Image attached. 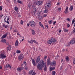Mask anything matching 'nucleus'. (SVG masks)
Instances as JSON below:
<instances>
[{
	"label": "nucleus",
	"mask_w": 75,
	"mask_h": 75,
	"mask_svg": "<svg viewBox=\"0 0 75 75\" xmlns=\"http://www.w3.org/2000/svg\"><path fill=\"white\" fill-rule=\"evenodd\" d=\"M42 4V1H38L37 2L36 4L38 6H41Z\"/></svg>",
	"instance_id": "8"
},
{
	"label": "nucleus",
	"mask_w": 75,
	"mask_h": 75,
	"mask_svg": "<svg viewBox=\"0 0 75 75\" xmlns=\"http://www.w3.org/2000/svg\"><path fill=\"white\" fill-rule=\"evenodd\" d=\"M52 22V20H51L50 21H48V23H49L50 24H51Z\"/></svg>",
	"instance_id": "34"
},
{
	"label": "nucleus",
	"mask_w": 75,
	"mask_h": 75,
	"mask_svg": "<svg viewBox=\"0 0 75 75\" xmlns=\"http://www.w3.org/2000/svg\"><path fill=\"white\" fill-rule=\"evenodd\" d=\"M20 33H18L17 34V35H20Z\"/></svg>",
	"instance_id": "59"
},
{
	"label": "nucleus",
	"mask_w": 75,
	"mask_h": 75,
	"mask_svg": "<svg viewBox=\"0 0 75 75\" xmlns=\"http://www.w3.org/2000/svg\"><path fill=\"white\" fill-rule=\"evenodd\" d=\"M56 23V21H54V22L53 23V24L54 25H55Z\"/></svg>",
	"instance_id": "55"
},
{
	"label": "nucleus",
	"mask_w": 75,
	"mask_h": 75,
	"mask_svg": "<svg viewBox=\"0 0 75 75\" xmlns=\"http://www.w3.org/2000/svg\"><path fill=\"white\" fill-rule=\"evenodd\" d=\"M64 30L65 32L67 33L68 32V31H69V30H67L66 29H65V28H64Z\"/></svg>",
	"instance_id": "26"
},
{
	"label": "nucleus",
	"mask_w": 75,
	"mask_h": 75,
	"mask_svg": "<svg viewBox=\"0 0 75 75\" xmlns=\"http://www.w3.org/2000/svg\"><path fill=\"white\" fill-rule=\"evenodd\" d=\"M35 74H36V73L35 72H34L33 73L32 75H35Z\"/></svg>",
	"instance_id": "48"
},
{
	"label": "nucleus",
	"mask_w": 75,
	"mask_h": 75,
	"mask_svg": "<svg viewBox=\"0 0 75 75\" xmlns=\"http://www.w3.org/2000/svg\"><path fill=\"white\" fill-rule=\"evenodd\" d=\"M11 46H8V50H11Z\"/></svg>",
	"instance_id": "25"
},
{
	"label": "nucleus",
	"mask_w": 75,
	"mask_h": 75,
	"mask_svg": "<svg viewBox=\"0 0 75 75\" xmlns=\"http://www.w3.org/2000/svg\"><path fill=\"white\" fill-rule=\"evenodd\" d=\"M62 30H60L59 31V33H60L61 32Z\"/></svg>",
	"instance_id": "57"
},
{
	"label": "nucleus",
	"mask_w": 75,
	"mask_h": 75,
	"mask_svg": "<svg viewBox=\"0 0 75 75\" xmlns=\"http://www.w3.org/2000/svg\"><path fill=\"white\" fill-rule=\"evenodd\" d=\"M10 30H12V27H10Z\"/></svg>",
	"instance_id": "63"
},
{
	"label": "nucleus",
	"mask_w": 75,
	"mask_h": 75,
	"mask_svg": "<svg viewBox=\"0 0 75 75\" xmlns=\"http://www.w3.org/2000/svg\"><path fill=\"white\" fill-rule=\"evenodd\" d=\"M33 73V70L30 71L29 72V74H30L31 75H32Z\"/></svg>",
	"instance_id": "29"
},
{
	"label": "nucleus",
	"mask_w": 75,
	"mask_h": 75,
	"mask_svg": "<svg viewBox=\"0 0 75 75\" xmlns=\"http://www.w3.org/2000/svg\"><path fill=\"white\" fill-rule=\"evenodd\" d=\"M29 25H30L32 27H33L34 28L35 26L36 25V23L34 21H30L29 22Z\"/></svg>",
	"instance_id": "2"
},
{
	"label": "nucleus",
	"mask_w": 75,
	"mask_h": 75,
	"mask_svg": "<svg viewBox=\"0 0 75 75\" xmlns=\"http://www.w3.org/2000/svg\"><path fill=\"white\" fill-rule=\"evenodd\" d=\"M17 15H18V17H21V16L20 15V14H19L18 13H17Z\"/></svg>",
	"instance_id": "40"
},
{
	"label": "nucleus",
	"mask_w": 75,
	"mask_h": 75,
	"mask_svg": "<svg viewBox=\"0 0 75 75\" xmlns=\"http://www.w3.org/2000/svg\"><path fill=\"white\" fill-rule=\"evenodd\" d=\"M55 69V67H51L50 69V71H52V70H54V69Z\"/></svg>",
	"instance_id": "20"
},
{
	"label": "nucleus",
	"mask_w": 75,
	"mask_h": 75,
	"mask_svg": "<svg viewBox=\"0 0 75 75\" xmlns=\"http://www.w3.org/2000/svg\"><path fill=\"white\" fill-rule=\"evenodd\" d=\"M32 32L33 35H34L35 34V31H34V30H32Z\"/></svg>",
	"instance_id": "31"
},
{
	"label": "nucleus",
	"mask_w": 75,
	"mask_h": 75,
	"mask_svg": "<svg viewBox=\"0 0 75 75\" xmlns=\"http://www.w3.org/2000/svg\"><path fill=\"white\" fill-rule=\"evenodd\" d=\"M33 42H35V43L36 42V41L35 40H33Z\"/></svg>",
	"instance_id": "60"
},
{
	"label": "nucleus",
	"mask_w": 75,
	"mask_h": 75,
	"mask_svg": "<svg viewBox=\"0 0 75 75\" xmlns=\"http://www.w3.org/2000/svg\"><path fill=\"white\" fill-rule=\"evenodd\" d=\"M24 69L23 67H18L17 69V70L18 72H21V71Z\"/></svg>",
	"instance_id": "5"
},
{
	"label": "nucleus",
	"mask_w": 75,
	"mask_h": 75,
	"mask_svg": "<svg viewBox=\"0 0 75 75\" xmlns=\"http://www.w3.org/2000/svg\"><path fill=\"white\" fill-rule=\"evenodd\" d=\"M0 57L1 58V59H4V58H6L7 56L6 55H4V54L1 53L0 54Z\"/></svg>",
	"instance_id": "4"
},
{
	"label": "nucleus",
	"mask_w": 75,
	"mask_h": 75,
	"mask_svg": "<svg viewBox=\"0 0 75 75\" xmlns=\"http://www.w3.org/2000/svg\"><path fill=\"white\" fill-rule=\"evenodd\" d=\"M47 14H44V15H43V17H47Z\"/></svg>",
	"instance_id": "41"
},
{
	"label": "nucleus",
	"mask_w": 75,
	"mask_h": 75,
	"mask_svg": "<svg viewBox=\"0 0 75 75\" xmlns=\"http://www.w3.org/2000/svg\"><path fill=\"white\" fill-rule=\"evenodd\" d=\"M44 70L45 71L47 70V67H46V65H45V67L44 69Z\"/></svg>",
	"instance_id": "43"
},
{
	"label": "nucleus",
	"mask_w": 75,
	"mask_h": 75,
	"mask_svg": "<svg viewBox=\"0 0 75 75\" xmlns=\"http://www.w3.org/2000/svg\"><path fill=\"white\" fill-rule=\"evenodd\" d=\"M15 46H16V47H18V40H17L15 43Z\"/></svg>",
	"instance_id": "16"
},
{
	"label": "nucleus",
	"mask_w": 75,
	"mask_h": 75,
	"mask_svg": "<svg viewBox=\"0 0 75 75\" xmlns=\"http://www.w3.org/2000/svg\"><path fill=\"white\" fill-rule=\"evenodd\" d=\"M65 59L67 62H69V58L68 56H66L65 57Z\"/></svg>",
	"instance_id": "14"
},
{
	"label": "nucleus",
	"mask_w": 75,
	"mask_h": 75,
	"mask_svg": "<svg viewBox=\"0 0 75 75\" xmlns=\"http://www.w3.org/2000/svg\"><path fill=\"white\" fill-rule=\"evenodd\" d=\"M47 56H46L44 57V59H47Z\"/></svg>",
	"instance_id": "52"
},
{
	"label": "nucleus",
	"mask_w": 75,
	"mask_h": 75,
	"mask_svg": "<svg viewBox=\"0 0 75 75\" xmlns=\"http://www.w3.org/2000/svg\"><path fill=\"white\" fill-rule=\"evenodd\" d=\"M8 68H9L10 69H11V67L10 64H8Z\"/></svg>",
	"instance_id": "45"
},
{
	"label": "nucleus",
	"mask_w": 75,
	"mask_h": 75,
	"mask_svg": "<svg viewBox=\"0 0 75 75\" xmlns=\"http://www.w3.org/2000/svg\"><path fill=\"white\" fill-rule=\"evenodd\" d=\"M62 69H63V68H62V66L60 68V70H62Z\"/></svg>",
	"instance_id": "50"
},
{
	"label": "nucleus",
	"mask_w": 75,
	"mask_h": 75,
	"mask_svg": "<svg viewBox=\"0 0 75 75\" xmlns=\"http://www.w3.org/2000/svg\"><path fill=\"white\" fill-rule=\"evenodd\" d=\"M67 27H70V25L69 24H67Z\"/></svg>",
	"instance_id": "56"
},
{
	"label": "nucleus",
	"mask_w": 75,
	"mask_h": 75,
	"mask_svg": "<svg viewBox=\"0 0 75 75\" xmlns=\"http://www.w3.org/2000/svg\"><path fill=\"white\" fill-rule=\"evenodd\" d=\"M45 63L44 61L42 60H40L39 63H38L37 66V69H39L40 71H41L43 68V67L45 66Z\"/></svg>",
	"instance_id": "1"
},
{
	"label": "nucleus",
	"mask_w": 75,
	"mask_h": 75,
	"mask_svg": "<svg viewBox=\"0 0 75 75\" xmlns=\"http://www.w3.org/2000/svg\"><path fill=\"white\" fill-rule=\"evenodd\" d=\"M51 40H50L47 41V43L49 44H51L52 42H56V40L55 39L53 38H51Z\"/></svg>",
	"instance_id": "3"
},
{
	"label": "nucleus",
	"mask_w": 75,
	"mask_h": 75,
	"mask_svg": "<svg viewBox=\"0 0 75 75\" xmlns=\"http://www.w3.org/2000/svg\"><path fill=\"white\" fill-rule=\"evenodd\" d=\"M39 24L40 26L41 27H42L43 29H45V28H44V26L42 24L41 22H39Z\"/></svg>",
	"instance_id": "17"
},
{
	"label": "nucleus",
	"mask_w": 75,
	"mask_h": 75,
	"mask_svg": "<svg viewBox=\"0 0 75 75\" xmlns=\"http://www.w3.org/2000/svg\"><path fill=\"white\" fill-rule=\"evenodd\" d=\"M69 10L71 11H72V10H73V6H70V7L69 8Z\"/></svg>",
	"instance_id": "24"
},
{
	"label": "nucleus",
	"mask_w": 75,
	"mask_h": 75,
	"mask_svg": "<svg viewBox=\"0 0 75 75\" xmlns=\"http://www.w3.org/2000/svg\"><path fill=\"white\" fill-rule=\"evenodd\" d=\"M7 34H5L2 36L1 37L2 38H6V36H7Z\"/></svg>",
	"instance_id": "22"
},
{
	"label": "nucleus",
	"mask_w": 75,
	"mask_h": 75,
	"mask_svg": "<svg viewBox=\"0 0 75 75\" xmlns=\"http://www.w3.org/2000/svg\"><path fill=\"white\" fill-rule=\"evenodd\" d=\"M57 5H59V4H60L59 3V2H58V3H57Z\"/></svg>",
	"instance_id": "61"
},
{
	"label": "nucleus",
	"mask_w": 75,
	"mask_h": 75,
	"mask_svg": "<svg viewBox=\"0 0 75 75\" xmlns=\"http://www.w3.org/2000/svg\"><path fill=\"white\" fill-rule=\"evenodd\" d=\"M2 25L4 28H8L9 26L8 25H6L4 24H3Z\"/></svg>",
	"instance_id": "19"
},
{
	"label": "nucleus",
	"mask_w": 75,
	"mask_h": 75,
	"mask_svg": "<svg viewBox=\"0 0 75 75\" xmlns=\"http://www.w3.org/2000/svg\"><path fill=\"white\" fill-rule=\"evenodd\" d=\"M13 32H14V33H17V32H18L17 30L16 29L14 30H13Z\"/></svg>",
	"instance_id": "35"
},
{
	"label": "nucleus",
	"mask_w": 75,
	"mask_h": 75,
	"mask_svg": "<svg viewBox=\"0 0 75 75\" xmlns=\"http://www.w3.org/2000/svg\"><path fill=\"white\" fill-rule=\"evenodd\" d=\"M33 12L34 13H35V12H36V11H37V9L35 8H34L33 9Z\"/></svg>",
	"instance_id": "28"
},
{
	"label": "nucleus",
	"mask_w": 75,
	"mask_h": 75,
	"mask_svg": "<svg viewBox=\"0 0 75 75\" xmlns=\"http://www.w3.org/2000/svg\"><path fill=\"white\" fill-rule=\"evenodd\" d=\"M50 65L52 66H55L56 65V62L55 61L52 62L50 64Z\"/></svg>",
	"instance_id": "10"
},
{
	"label": "nucleus",
	"mask_w": 75,
	"mask_h": 75,
	"mask_svg": "<svg viewBox=\"0 0 75 75\" xmlns=\"http://www.w3.org/2000/svg\"><path fill=\"white\" fill-rule=\"evenodd\" d=\"M73 64H75V58L74 59L73 62Z\"/></svg>",
	"instance_id": "51"
},
{
	"label": "nucleus",
	"mask_w": 75,
	"mask_h": 75,
	"mask_svg": "<svg viewBox=\"0 0 75 75\" xmlns=\"http://www.w3.org/2000/svg\"><path fill=\"white\" fill-rule=\"evenodd\" d=\"M48 9H47V8H45L44 11L45 13H47L48 12Z\"/></svg>",
	"instance_id": "23"
},
{
	"label": "nucleus",
	"mask_w": 75,
	"mask_h": 75,
	"mask_svg": "<svg viewBox=\"0 0 75 75\" xmlns=\"http://www.w3.org/2000/svg\"><path fill=\"white\" fill-rule=\"evenodd\" d=\"M2 42L5 44L6 43V40L5 39H2L1 40Z\"/></svg>",
	"instance_id": "18"
},
{
	"label": "nucleus",
	"mask_w": 75,
	"mask_h": 75,
	"mask_svg": "<svg viewBox=\"0 0 75 75\" xmlns=\"http://www.w3.org/2000/svg\"><path fill=\"white\" fill-rule=\"evenodd\" d=\"M18 59L19 61H21V60H23V55L20 54L18 57Z\"/></svg>",
	"instance_id": "6"
},
{
	"label": "nucleus",
	"mask_w": 75,
	"mask_h": 75,
	"mask_svg": "<svg viewBox=\"0 0 75 75\" xmlns=\"http://www.w3.org/2000/svg\"><path fill=\"white\" fill-rule=\"evenodd\" d=\"M70 42L71 44H72V45L74 44L75 42V40H72L70 41Z\"/></svg>",
	"instance_id": "15"
},
{
	"label": "nucleus",
	"mask_w": 75,
	"mask_h": 75,
	"mask_svg": "<svg viewBox=\"0 0 75 75\" xmlns=\"http://www.w3.org/2000/svg\"><path fill=\"white\" fill-rule=\"evenodd\" d=\"M67 20L68 21H70V19H69V18H67Z\"/></svg>",
	"instance_id": "49"
},
{
	"label": "nucleus",
	"mask_w": 75,
	"mask_h": 75,
	"mask_svg": "<svg viewBox=\"0 0 75 75\" xmlns=\"http://www.w3.org/2000/svg\"><path fill=\"white\" fill-rule=\"evenodd\" d=\"M2 69V67L0 66V69Z\"/></svg>",
	"instance_id": "62"
},
{
	"label": "nucleus",
	"mask_w": 75,
	"mask_h": 75,
	"mask_svg": "<svg viewBox=\"0 0 75 75\" xmlns=\"http://www.w3.org/2000/svg\"><path fill=\"white\" fill-rule=\"evenodd\" d=\"M68 13V7H67L65 9V11H64L65 14H67Z\"/></svg>",
	"instance_id": "13"
},
{
	"label": "nucleus",
	"mask_w": 75,
	"mask_h": 75,
	"mask_svg": "<svg viewBox=\"0 0 75 75\" xmlns=\"http://www.w3.org/2000/svg\"><path fill=\"white\" fill-rule=\"evenodd\" d=\"M75 22V20L74 19L72 20V24H73Z\"/></svg>",
	"instance_id": "39"
},
{
	"label": "nucleus",
	"mask_w": 75,
	"mask_h": 75,
	"mask_svg": "<svg viewBox=\"0 0 75 75\" xmlns=\"http://www.w3.org/2000/svg\"><path fill=\"white\" fill-rule=\"evenodd\" d=\"M24 23V22L23 21L21 20V24H23V23Z\"/></svg>",
	"instance_id": "44"
},
{
	"label": "nucleus",
	"mask_w": 75,
	"mask_h": 75,
	"mask_svg": "<svg viewBox=\"0 0 75 75\" xmlns=\"http://www.w3.org/2000/svg\"><path fill=\"white\" fill-rule=\"evenodd\" d=\"M40 61V57L38 56L37 59H36V62L37 63H38Z\"/></svg>",
	"instance_id": "9"
},
{
	"label": "nucleus",
	"mask_w": 75,
	"mask_h": 75,
	"mask_svg": "<svg viewBox=\"0 0 75 75\" xmlns=\"http://www.w3.org/2000/svg\"><path fill=\"white\" fill-rule=\"evenodd\" d=\"M28 7H31V5H30V4H28Z\"/></svg>",
	"instance_id": "53"
},
{
	"label": "nucleus",
	"mask_w": 75,
	"mask_h": 75,
	"mask_svg": "<svg viewBox=\"0 0 75 75\" xmlns=\"http://www.w3.org/2000/svg\"><path fill=\"white\" fill-rule=\"evenodd\" d=\"M38 17L39 20H41V19L42 18V17L41 16H40V15H38Z\"/></svg>",
	"instance_id": "21"
},
{
	"label": "nucleus",
	"mask_w": 75,
	"mask_h": 75,
	"mask_svg": "<svg viewBox=\"0 0 75 75\" xmlns=\"http://www.w3.org/2000/svg\"><path fill=\"white\" fill-rule=\"evenodd\" d=\"M17 3H19V4H22V2L21 1H20L19 0H18L17 1Z\"/></svg>",
	"instance_id": "27"
},
{
	"label": "nucleus",
	"mask_w": 75,
	"mask_h": 75,
	"mask_svg": "<svg viewBox=\"0 0 75 75\" xmlns=\"http://www.w3.org/2000/svg\"><path fill=\"white\" fill-rule=\"evenodd\" d=\"M51 4L50 3L47 4L46 8L47 9H48V8H50V7H51Z\"/></svg>",
	"instance_id": "12"
},
{
	"label": "nucleus",
	"mask_w": 75,
	"mask_h": 75,
	"mask_svg": "<svg viewBox=\"0 0 75 75\" xmlns=\"http://www.w3.org/2000/svg\"><path fill=\"white\" fill-rule=\"evenodd\" d=\"M2 6H0V10H1V11L2 10Z\"/></svg>",
	"instance_id": "46"
},
{
	"label": "nucleus",
	"mask_w": 75,
	"mask_h": 75,
	"mask_svg": "<svg viewBox=\"0 0 75 75\" xmlns=\"http://www.w3.org/2000/svg\"><path fill=\"white\" fill-rule=\"evenodd\" d=\"M29 25H30V24H29V23H28L27 24V25L28 26V27L29 26Z\"/></svg>",
	"instance_id": "64"
},
{
	"label": "nucleus",
	"mask_w": 75,
	"mask_h": 75,
	"mask_svg": "<svg viewBox=\"0 0 75 75\" xmlns=\"http://www.w3.org/2000/svg\"><path fill=\"white\" fill-rule=\"evenodd\" d=\"M14 10L15 11H17V10H18V8L17 7H16L14 8Z\"/></svg>",
	"instance_id": "37"
},
{
	"label": "nucleus",
	"mask_w": 75,
	"mask_h": 75,
	"mask_svg": "<svg viewBox=\"0 0 75 75\" xmlns=\"http://www.w3.org/2000/svg\"><path fill=\"white\" fill-rule=\"evenodd\" d=\"M65 47H69L70 46V44L67 45H65Z\"/></svg>",
	"instance_id": "38"
},
{
	"label": "nucleus",
	"mask_w": 75,
	"mask_h": 75,
	"mask_svg": "<svg viewBox=\"0 0 75 75\" xmlns=\"http://www.w3.org/2000/svg\"><path fill=\"white\" fill-rule=\"evenodd\" d=\"M32 62L34 66H36V63L34 59H32Z\"/></svg>",
	"instance_id": "11"
},
{
	"label": "nucleus",
	"mask_w": 75,
	"mask_h": 75,
	"mask_svg": "<svg viewBox=\"0 0 75 75\" xmlns=\"http://www.w3.org/2000/svg\"><path fill=\"white\" fill-rule=\"evenodd\" d=\"M51 61H50V57H48L47 60V65H50L51 64Z\"/></svg>",
	"instance_id": "7"
},
{
	"label": "nucleus",
	"mask_w": 75,
	"mask_h": 75,
	"mask_svg": "<svg viewBox=\"0 0 75 75\" xmlns=\"http://www.w3.org/2000/svg\"><path fill=\"white\" fill-rule=\"evenodd\" d=\"M52 75H55V71H52Z\"/></svg>",
	"instance_id": "33"
},
{
	"label": "nucleus",
	"mask_w": 75,
	"mask_h": 75,
	"mask_svg": "<svg viewBox=\"0 0 75 75\" xmlns=\"http://www.w3.org/2000/svg\"><path fill=\"white\" fill-rule=\"evenodd\" d=\"M25 69L26 70H27L28 69V67H27V66H25Z\"/></svg>",
	"instance_id": "42"
},
{
	"label": "nucleus",
	"mask_w": 75,
	"mask_h": 75,
	"mask_svg": "<svg viewBox=\"0 0 75 75\" xmlns=\"http://www.w3.org/2000/svg\"><path fill=\"white\" fill-rule=\"evenodd\" d=\"M5 68H7V65H6L5 66Z\"/></svg>",
	"instance_id": "58"
},
{
	"label": "nucleus",
	"mask_w": 75,
	"mask_h": 75,
	"mask_svg": "<svg viewBox=\"0 0 75 75\" xmlns=\"http://www.w3.org/2000/svg\"><path fill=\"white\" fill-rule=\"evenodd\" d=\"M23 63L25 65H26L27 64L26 63V62L25 61L23 62Z\"/></svg>",
	"instance_id": "54"
},
{
	"label": "nucleus",
	"mask_w": 75,
	"mask_h": 75,
	"mask_svg": "<svg viewBox=\"0 0 75 75\" xmlns=\"http://www.w3.org/2000/svg\"><path fill=\"white\" fill-rule=\"evenodd\" d=\"M5 22L6 23H8V24H9V22H8V21H5Z\"/></svg>",
	"instance_id": "47"
},
{
	"label": "nucleus",
	"mask_w": 75,
	"mask_h": 75,
	"mask_svg": "<svg viewBox=\"0 0 75 75\" xmlns=\"http://www.w3.org/2000/svg\"><path fill=\"white\" fill-rule=\"evenodd\" d=\"M17 54H20V52H21V51L19 50H18L16 52Z\"/></svg>",
	"instance_id": "32"
},
{
	"label": "nucleus",
	"mask_w": 75,
	"mask_h": 75,
	"mask_svg": "<svg viewBox=\"0 0 75 75\" xmlns=\"http://www.w3.org/2000/svg\"><path fill=\"white\" fill-rule=\"evenodd\" d=\"M33 40H31L30 41L29 40H28V42H29L30 43H31V44H32V43H33Z\"/></svg>",
	"instance_id": "30"
},
{
	"label": "nucleus",
	"mask_w": 75,
	"mask_h": 75,
	"mask_svg": "<svg viewBox=\"0 0 75 75\" xmlns=\"http://www.w3.org/2000/svg\"><path fill=\"white\" fill-rule=\"evenodd\" d=\"M58 10L59 12H60L61 10V7H59L58 8Z\"/></svg>",
	"instance_id": "36"
}]
</instances>
